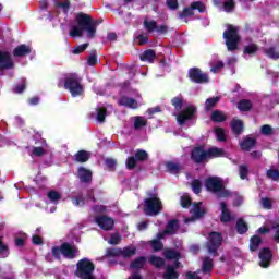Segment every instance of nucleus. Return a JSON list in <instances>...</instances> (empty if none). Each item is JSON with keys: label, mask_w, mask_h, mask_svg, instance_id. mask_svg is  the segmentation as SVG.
Segmentation results:
<instances>
[{"label": "nucleus", "mask_w": 279, "mask_h": 279, "mask_svg": "<svg viewBox=\"0 0 279 279\" xmlns=\"http://www.w3.org/2000/svg\"><path fill=\"white\" fill-rule=\"evenodd\" d=\"M77 25L70 27V36L72 38H82L84 32L87 33V38H95L97 32V22L93 21L88 14L80 13L75 19Z\"/></svg>", "instance_id": "f257e3e1"}, {"label": "nucleus", "mask_w": 279, "mask_h": 279, "mask_svg": "<svg viewBox=\"0 0 279 279\" xmlns=\"http://www.w3.org/2000/svg\"><path fill=\"white\" fill-rule=\"evenodd\" d=\"M82 78L77 74H68L64 80V88L69 90L72 97H80L84 95V86H82Z\"/></svg>", "instance_id": "f03ea898"}, {"label": "nucleus", "mask_w": 279, "mask_h": 279, "mask_svg": "<svg viewBox=\"0 0 279 279\" xmlns=\"http://www.w3.org/2000/svg\"><path fill=\"white\" fill-rule=\"evenodd\" d=\"M207 191L215 193L218 197H230V193L223 187V181L217 177H210L205 181Z\"/></svg>", "instance_id": "7ed1b4c3"}, {"label": "nucleus", "mask_w": 279, "mask_h": 279, "mask_svg": "<svg viewBox=\"0 0 279 279\" xmlns=\"http://www.w3.org/2000/svg\"><path fill=\"white\" fill-rule=\"evenodd\" d=\"M163 256L168 260H175L172 266H167L166 274L163 275V278L165 279H177L178 274L175 272V269H178L180 267V262H178L180 258V253H178L173 250H166L163 253Z\"/></svg>", "instance_id": "20e7f679"}, {"label": "nucleus", "mask_w": 279, "mask_h": 279, "mask_svg": "<svg viewBox=\"0 0 279 279\" xmlns=\"http://www.w3.org/2000/svg\"><path fill=\"white\" fill-rule=\"evenodd\" d=\"M223 38L226 40L228 51H236L239 41L241 40V37H239V28L234 26H228L223 33Z\"/></svg>", "instance_id": "39448f33"}, {"label": "nucleus", "mask_w": 279, "mask_h": 279, "mask_svg": "<svg viewBox=\"0 0 279 279\" xmlns=\"http://www.w3.org/2000/svg\"><path fill=\"white\" fill-rule=\"evenodd\" d=\"M95 265L88 258H83L77 263L76 276L81 279H95L93 276Z\"/></svg>", "instance_id": "423d86ee"}, {"label": "nucleus", "mask_w": 279, "mask_h": 279, "mask_svg": "<svg viewBox=\"0 0 279 279\" xmlns=\"http://www.w3.org/2000/svg\"><path fill=\"white\" fill-rule=\"evenodd\" d=\"M136 254V246H126L124 248H109L105 258H132Z\"/></svg>", "instance_id": "0eeeda50"}, {"label": "nucleus", "mask_w": 279, "mask_h": 279, "mask_svg": "<svg viewBox=\"0 0 279 279\" xmlns=\"http://www.w3.org/2000/svg\"><path fill=\"white\" fill-rule=\"evenodd\" d=\"M160 210H162V202H160L157 195L144 201V213H146V215L155 217V215L160 214Z\"/></svg>", "instance_id": "6e6552de"}, {"label": "nucleus", "mask_w": 279, "mask_h": 279, "mask_svg": "<svg viewBox=\"0 0 279 279\" xmlns=\"http://www.w3.org/2000/svg\"><path fill=\"white\" fill-rule=\"evenodd\" d=\"M60 254L64 256V258H75L80 254L77 247L75 245H71L69 243H64L61 247H53L52 248V256L54 258H60Z\"/></svg>", "instance_id": "1a4fd4ad"}, {"label": "nucleus", "mask_w": 279, "mask_h": 279, "mask_svg": "<svg viewBox=\"0 0 279 279\" xmlns=\"http://www.w3.org/2000/svg\"><path fill=\"white\" fill-rule=\"evenodd\" d=\"M195 106L193 105L185 106L182 112L177 114L179 125H184L187 121H191L195 117Z\"/></svg>", "instance_id": "9d476101"}, {"label": "nucleus", "mask_w": 279, "mask_h": 279, "mask_svg": "<svg viewBox=\"0 0 279 279\" xmlns=\"http://www.w3.org/2000/svg\"><path fill=\"white\" fill-rule=\"evenodd\" d=\"M221 241H223V238H221L220 233L211 232L209 234V241L207 243V250L209 254H217V250H219Z\"/></svg>", "instance_id": "9b49d317"}, {"label": "nucleus", "mask_w": 279, "mask_h": 279, "mask_svg": "<svg viewBox=\"0 0 279 279\" xmlns=\"http://www.w3.org/2000/svg\"><path fill=\"white\" fill-rule=\"evenodd\" d=\"M192 217L185 218L184 223H191V221H195V219H199L206 215V208L202 203H194L191 210H190Z\"/></svg>", "instance_id": "f8f14e48"}, {"label": "nucleus", "mask_w": 279, "mask_h": 279, "mask_svg": "<svg viewBox=\"0 0 279 279\" xmlns=\"http://www.w3.org/2000/svg\"><path fill=\"white\" fill-rule=\"evenodd\" d=\"M190 80L196 84H204L208 82V74L202 73L199 69L193 68L189 72Z\"/></svg>", "instance_id": "ddd939ff"}, {"label": "nucleus", "mask_w": 279, "mask_h": 279, "mask_svg": "<svg viewBox=\"0 0 279 279\" xmlns=\"http://www.w3.org/2000/svg\"><path fill=\"white\" fill-rule=\"evenodd\" d=\"M206 12V7L201 1L193 2L191 8H185L182 13L179 14L180 19H186V16H193V11Z\"/></svg>", "instance_id": "4468645a"}, {"label": "nucleus", "mask_w": 279, "mask_h": 279, "mask_svg": "<svg viewBox=\"0 0 279 279\" xmlns=\"http://www.w3.org/2000/svg\"><path fill=\"white\" fill-rule=\"evenodd\" d=\"M144 27L147 32H157L158 34H165L167 32V26H158L156 21L149 19L144 20Z\"/></svg>", "instance_id": "2eb2a0df"}, {"label": "nucleus", "mask_w": 279, "mask_h": 279, "mask_svg": "<svg viewBox=\"0 0 279 279\" xmlns=\"http://www.w3.org/2000/svg\"><path fill=\"white\" fill-rule=\"evenodd\" d=\"M14 66V62L12 61V57L10 52H5L0 50V69L3 71L4 69H12Z\"/></svg>", "instance_id": "dca6fc26"}, {"label": "nucleus", "mask_w": 279, "mask_h": 279, "mask_svg": "<svg viewBox=\"0 0 279 279\" xmlns=\"http://www.w3.org/2000/svg\"><path fill=\"white\" fill-rule=\"evenodd\" d=\"M192 160L196 162H204L208 160V151L203 147H196L192 150Z\"/></svg>", "instance_id": "f3484780"}, {"label": "nucleus", "mask_w": 279, "mask_h": 279, "mask_svg": "<svg viewBox=\"0 0 279 279\" xmlns=\"http://www.w3.org/2000/svg\"><path fill=\"white\" fill-rule=\"evenodd\" d=\"M101 230H110L114 227V220L108 216H100L95 219Z\"/></svg>", "instance_id": "a211bd4d"}, {"label": "nucleus", "mask_w": 279, "mask_h": 279, "mask_svg": "<svg viewBox=\"0 0 279 279\" xmlns=\"http://www.w3.org/2000/svg\"><path fill=\"white\" fill-rule=\"evenodd\" d=\"M271 251L269 248H264L259 252V266L263 268H267L269 267L270 263H271Z\"/></svg>", "instance_id": "6ab92c4d"}, {"label": "nucleus", "mask_w": 279, "mask_h": 279, "mask_svg": "<svg viewBox=\"0 0 279 279\" xmlns=\"http://www.w3.org/2000/svg\"><path fill=\"white\" fill-rule=\"evenodd\" d=\"M108 114V108L104 105H98L95 113H92V117L98 121V123H104L106 121V117Z\"/></svg>", "instance_id": "aec40b11"}, {"label": "nucleus", "mask_w": 279, "mask_h": 279, "mask_svg": "<svg viewBox=\"0 0 279 279\" xmlns=\"http://www.w3.org/2000/svg\"><path fill=\"white\" fill-rule=\"evenodd\" d=\"M220 209H221L220 221H222V223L234 221L235 216L230 214V209H228V205H226V203H220Z\"/></svg>", "instance_id": "412c9836"}, {"label": "nucleus", "mask_w": 279, "mask_h": 279, "mask_svg": "<svg viewBox=\"0 0 279 279\" xmlns=\"http://www.w3.org/2000/svg\"><path fill=\"white\" fill-rule=\"evenodd\" d=\"M118 104L119 106H125L126 108H132V109L138 108V101L128 96L121 97Z\"/></svg>", "instance_id": "4be33fe9"}, {"label": "nucleus", "mask_w": 279, "mask_h": 279, "mask_svg": "<svg viewBox=\"0 0 279 279\" xmlns=\"http://www.w3.org/2000/svg\"><path fill=\"white\" fill-rule=\"evenodd\" d=\"M260 234H265V232H269L275 241H279V225H274L270 229L262 227L258 229Z\"/></svg>", "instance_id": "5701e85b"}, {"label": "nucleus", "mask_w": 279, "mask_h": 279, "mask_svg": "<svg viewBox=\"0 0 279 279\" xmlns=\"http://www.w3.org/2000/svg\"><path fill=\"white\" fill-rule=\"evenodd\" d=\"M78 178L81 182H90L93 179V172L86 168L81 167L78 168Z\"/></svg>", "instance_id": "b1692460"}, {"label": "nucleus", "mask_w": 279, "mask_h": 279, "mask_svg": "<svg viewBox=\"0 0 279 279\" xmlns=\"http://www.w3.org/2000/svg\"><path fill=\"white\" fill-rule=\"evenodd\" d=\"M223 156H226V153L222 148L211 147L207 150V160L210 158H221Z\"/></svg>", "instance_id": "393cba45"}, {"label": "nucleus", "mask_w": 279, "mask_h": 279, "mask_svg": "<svg viewBox=\"0 0 279 279\" xmlns=\"http://www.w3.org/2000/svg\"><path fill=\"white\" fill-rule=\"evenodd\" d=\"M31 51H32V49L29 48V46L21 45L14 49L13 56L15 58H19L22 56H27V53H31Z\"/></svg>", "instance_id": "a878e982"}, {"label": "nucleus", "mask_w": 279, "mask_h": 279, "mask_svg": "<svg viewBox=\"0 0 279 279\" xmlns=\"http://www.w3.org/2000/svg\"><path fill=\"white\" fill-rule=\"evenodd\" d=\"M254 145H256V141L252 137H246V138H244L243 142L240 143V147L244 151H250V149H252V147H254Z\"/></svg>", "instance_id": "bb28decb"}, {"label": "nucleus", "mask_w": 279, "mask_h": 279, "mask_svg": "<svg viewBox=\"0 0 279 279\" xmlns=\"http://www.w3.org/2000/svg\"><path fill=\"white\" fill-rule=\"evenodd\" d=\"M142 62H154L156 52L154 50H146L141 54Z\"/></svg>", "instance_id": "cd10ccee"}, {"label": "nucleus", "mask_w": 279, "mask_h": 279, "mask_svg": "<svg viewBox=\"0 0 279 279\" xmlns=\"http://www.w3.org/2000/svg\"><path fill=\"white\" fill-rule=\"evenodd\" d=\"M178 230V220H171L168 222L167 229L163 232H160L161 234H175Z\"/></svg>", "instance_id": "c85d7f7f"}, {"label": "nucleus", "mask_w": 279, "mask_h": 279, "mask_svg": "<svg viewBox=\"0 0 279 279\" xmlns=\"http://www.w3.org/2000/svg\"><path fill=\"white\" fill-rule=\"evenodd\" d=\"M161 239H165V233H158L157 240H153L150 242V245L155 252L162 250V242H160Z\"/></svg>", "instance_id": "c756f323"}, {"label": "nucleus", "mask_w": 279, "mask_h": 279, "mask_svg": "<svg viewBox=\"0 0 279 279\" xmlns=\"http://www.w3.org/2000/svg\"><path fill=\"white\" fill-rule=\"evenodd\" d=\"M213 259H210V257H205L203 259V266H202V271L203 274H210V271H213Z\"/></svg>", "instance_id": "7c9ffc66"}, {"label": "nucleus", "mask_w": 279, "mask_h": 279, "mask_svg": "<svg viewBox=\"0 0 279 279\" xmlns=\"http://www.w3.org/2000/svg\"><path fill=\"white\" fill-rule=\"evenodd\" d=\"M231 130L234 132V134H241L243 132V121L233 119L231 122Z\"/></svg>", "instance_id": "2f4dec72"}, {"label": "nucleus", "mask_w": 279, "mask_h": 279, "mask_svg": "<svg viewBox=\"0 0 279 279\" xmlns=\"http://www.w3.org/2000/svg\"><path fill=\"white\" fill-rule=\"evenodd\" d=\"M132 121L134 123L135 130H141V128H145V125H147V120L141 116L133 117Z\"/></svg>", "instance_id": "473e14b6"}, {"label": "nucleus", "mask_w": 279, "mask_h": 279, "mask_svg": "<svg viewBox=\"0 0 279 279\" xmlns=\"http://www.w3.org/2000/svg\"><path fill=\"white\" fill-rule=\"evenodd\" d=\"M145 263H147L146 257H138L131 263L130 267L131 269H143V267H145Z\"/></svg>", "instance_id": "72a5a7b5"}, {"label": "nucleus", "mask_w": 279, "mask_h": 279, "mask_svg": "<svg viewBox=\"0 0 279 279\" xmlns=\"http://www.w3.org/2000/svg\"><path fill=\"white\" fill-rule=\"evenodd\" d=\"M210 119H211V121H215V123H221V122L226 121V116L223 112L216 110V111L211 112Z\"/></svg>", "instance_id": "f704fd0d"}, {"label": "nucleus", "mask_w": 279, "mask_h": 279, "mask_svg": "<svg viewBox=\"0 0 279 279\" xmlns=\"http://www.w3.org/2000/svg\"><path fill=\"white\" fill-rule=\"evenodd\" d=\"M88 158H90V154H88L86 150H80L75 155L76 162H87Z\"/></svg>", "instance_id": "c9c22d12"}, {"label": "nucleus", "mask_w": 279, "mask_h": 279, "mask_svg": "<svg viewBox=\"0 0 279 279\" xmlns=\"http://www.w3.org/2000/svg\"><path fill=\"white\" fill-rule=\"evenodd\" d=\"M8 256H10V248L0 238V258H8Z\"/></svg>", "instance_id": "e433bc0d"}, {"label": "nucleus", "mask_w": 279, "mask_h": 279, "mask_svg": "<svg viewBox=\"0 0 279 279\" xmlns=\"http://www.w3.org/2000/svg\"><path fill=\"white\" fill-rule=\"evenodd\" d=\"M258 51V46L250 44L244 47V56H254Z\"/></svg>", "instance_id": "4c0bfd02"}, {"label": "nucleus", "mask_w": 279, "mask_h": 279, "mask_svg": "<svg viewBox=\"0 0 279 279\" xmlns=\"http://www.w3.org/2000/svg\"><path fill=\"white\" fill-rule=\"evenodd\" d=\"M219 104V97L209 98L205 102V110H213Z\"/></svg>", "instance_id": "58836bf2"}, {"label": "nucleus", "mask_w": 279, "mask_h": 279, "mask_svg": "<svg viewBox=\"0 0 279 279\" xmlns=\"http://www.w3.org/2000/svg\"><path fill=\"white\" fill-rule=\"evenodd\" d=\"M239 110L242 112H247V110L252 109V101L250 100H241L238 105Z\"/></svg>", "instance_id": "ea45409f"}, {"label": "nucleus", "mask_w": 279, "mask_h": 279, "mask_svg": "<svg viewBox=\"0 0 279 279\" xmlns=\"http://www.w3.org/2000/svg\"><path fill=\"white\" fill-rule=\"evenodd\" d=\"M47 197L53 204H58V202H60L61 195H60V192L50 191V192H48Z\"/></svg>", "instance_id": "a19ab883"}, {"label": "nucleus", "mask_w": 279, "mask_h": 279, "mask_svg": "<svg viewBox=\"0 0 279 279\" xmlns=\"http://www.w3.org/2000/svg\"><path fill=\"white\" fill-rule=\"evenodd\" d=\"M258 245H260V239L258 235H254L251 238V243H250V250L251 252H256L258 250Z\"/></svg>", "instance_id": "79ce46f5"}, {"label": "nucleus", "mask_w": 279, "mask_h": 279, "mask_svg": "<svg viewBox=\"0 0 279 279\" xmlns=\"http://www.w3.org/2000/svg\"><path fill=\"white\" fill-rule=\"evenodd\" d=\"M167 169L170 173H179L180 169H182V166H180L179 163L170 161V162L167 163Z\"/></svg>", "instance_id": "37998d69"}, {"label": "nucleus", "mask_w": 279, "mask_h": 279, "mask_svg": "<svg viewBox=\"0 0 279 279\" xmlns=\"http://www.w3.org/2000/svg\"><path fill=\"white\" fill-rule=\"evenodd\" d=\"M184 99L182 96H177L172 98L171 104L175 108V110H182V105H183Z\"/></svg>", "instance_id": "c03bdc74"}, {"label": "nucleus", "mask_w": 279, "mask_h": 279, "mask_svg": "<svg viewBox=\"0 0 279 279\" xmlns=\"http://www.w3.org/2000/svg\"><path fill=\"white\" fill-rule=\"evenodd\" d=\"M236 230L239 234H245V232H247V223H245L243 219L238 220Z\"/></svg>", "instance_id": "a18cd8bd"}, {"label": "nucleus", "mask_w": 279, "mask_h": 279, "mask_svg": "<svg viewBox=\"0 0 279 279\" xmlns=\"http://www.w3.org/2000/svg\"><path fill=\"white\" fill-rule=\"evenodd\" d=\"M150 265H154V267H162L165 265V259L161 257L151 256L149 258Z\"/></svg>", "instance_id": "49530a36"}, {"label": "nucleus", "mask_w": 279, "mask_h": 279, "mask_svg": "<svg viewBox=\"0 0 279 279\" xmlns=\"http://www.w3.org/2000/svg\"><path fill=\"white\" fill-rule=\"evenodd\" d=\"M234 0H226L222 7L223 12H234Z\"/></svg>", "instance_id": "de8ad7c7"}, {"label": "nucleus", "mask_w": 279, "mask_h": 279, "mask_svg": "<svg viewBox=\"0 0 279 279\" xmlns=\"http://www.w3.org/2000/svg\"><path fill=\"white\" fill-rule=\"evenodd\" d=\"M266 56H268V58H272V60H278L279 58V50L278 48H269L266 50Z\"/></svg>", "instance_id": "09e8293b"}, {"label": "nucleus", "mask_w": 279, "mask_h": 279, "mask_svg": "<svg viewBox=\"0 0 279 279\" xmlns=\"http://www.w3.org/2000/svg\"><path fill=\"white\" fill-rule=\"evenodd\" d=\"M181 206L183 208H189L191 206V196H189V194H183L181 196Z\"/></svg>", "instance_id": "8fccbe9b"}, {"label": "nucleus", "mask_w": 279, "mask_h": 279, "mask_svg": "<svg viewBox=\"0 0 279 279\" xmlns=\"http://www.w3.org/2000/svg\"><path fill=\"white\" fill-rule=\"evenodd\" d=\"M260 132L264 136H271V134H274V128L269 124H265L262 126Z\"/></svg>", "instance_id": "3c124183"}, {"label": "nucleus", "mask_w": 279, "mask_h": 279, "mask_svg": "<svg viewBox=\"0 0 279 279\" xmlns=\"http://www.w3.org/2000/svg\"><path fill=\"white\" fill-rule=\"evenodd\" d=\"M217 141H226V131L222 128L215 129Z\"/></svg>", "instance_id": "603ef678"}, {"label": "nucleus", "mask_w": 279, "mask_h": 279, "mask_svg": "<svg viewBox=\"0 0 279 279\" xmlns=\"http://www.w3.org/2000/svg\"><path fill=\"white\" fill-rule=\"evenodd\" d=\"M192 191L197 195L202 191V182L199 180H194L192 182Z\"/></svg>", "instance_id": "864d4df0"}, {"label": "nucleus", "mask_w": 279, "mask_h": 279, "mask_svg": "<svg viewBox=\"0 0 279 279\" xmlns=\"http://www.w3.org/2000/svg\"><path fill=\"white\" fill-rule=\"evenodd\" d=\"M135 159L138 161L147 160V151L145 150H137L135 154Z\"/></svg>", "instance_id": "5fc2aeb1"}, {"label": "nucleus", "mask_w": 279, "mask_h": 279, "mask_svg": "<svg viewBox=\"0 0 279 279\" xmlns=\"http://www.w3.org/2000/svg\"><path fill=\"white\" fill-rule=\"evenodd\" d=\"M267 177L270 180H279V171L275 169H270L267 171Z\"/></svg>", "instance_id": "6e6d98bb"}, {"label": "nucleus", "mask_w": 279, "mask_h": 279, "mask_svg": "<svg viewBox=\"0 0 279 279\" xmlns=\"http://www.w3.org/2000/svg\"><path fill=\"white\" fill-rule=\"evenodd\" d=\"M120 241H121V236H119V234H113V235H111V238L109 239L108 243H109L110 245H119Z\"/></svg>", "instance_id": "4d7b16f0"}, {"label": "nucleus", "mask_w": 279, "mask_h": 279, "mask_svg": "<svg viewBox=\"0 0 279 279\" xmlns=\"http://www.w3.org/2000/svg\"><path fill=\"white\" fill-rule=\"evenodd\" d=\"M148 40H149V37H147V35H140L136 38L137 45H147Z\"/></svg>", "instance_id": "13d9d810"}, {"label": "nucleus", "mask_w": 279, "mask_h": 279, "mask_svg": "<svg viewBox=\"0 0 279 279\" xmlns=\"http://www.w3.org/2000/svg\"><path fill=\"white\" fill-rule=\"evenodd\" d=\"M87 48H88V44L80 45L73 49L72 53H75V54L82 53V51H86Z\"/></svg>", "instance_id": "bf43d9fd"}, {"label": "nucleus", "mask_w": 279, "mask_h": 279, "mask_svg": "<svg viewBox=\"0 0 279 279\" xmlns=\"http://www.w3.org/2000/svg\"><path fill=\"white\" fill-rule=\"evenodd\" d=\"M247 166H240V178L241 180H245L247 178Z\"/></svg>", "instance_id": "052dcab7"}, {"label": "nucleus", "mask_w": 279, "mask_h": 279, "mask_svg": "<svg viewBox=\"0 0 279 279\" xmlns=\"http://www.w3.org/2000/svg\"><path fill=\"white\" fill-rule=\"evenodd\" d=\"M74 206H84L86 204V201H84V197L78 196L76 198L72 199Z\"/></svg>", "instance_id": "680f3d73"}, {"label": "nucleus", "mask_w": 279, "mask_h": 279, "mask_svg": "<svg viewBox=\"0 0 279 279\" xmlns=\"http://www.w3.org/2000/svg\"><path fill=\"white\" fill-rule=\"evenodd\" d=\"M126 167L129 169H134V167H136V159L134 157H129L126 159Z\"/></svg>", "instance_id": "e2e57ef3"}, {"label": "nucleus", "mask_w": 279, "mask_h": 279, "mask_svg": "<svg viewBox=\"0 0 279 279\" xmlns=\"http://www.w3.org/2000/svg\"><path fill=\"white\" fill-rule=\"evenodd\" d=\"M219 69H223V61H218L215 65H211V73H218Z\"/></svg>", "instance_id": "0e129e2a"}, {"label": "nucleus", "mask_w": 279, "mask_h": 279, "mask_svg": "<svg viewBox=\"0 0 279 279\" xmlns=\"http://www.w3.org/2000/svg\"><path fill=\"white\" fill-rule=\"evenodd\" d=\"M199 274H202V270H198L197 272L190 271L186 274V279H202Z\"/></svg>", "instance_id": "69168bd1"}, {"label": "nucleus", "mask_w": 279, "mask_h": 279, "mask_svg": "<svg viewBox=\"0 0 279 279\" xmlns=\"http://www.w3.org/2000/svg\"><path fill=\"white\" fill-rule=\"evenodd\" d=\"M260 204L263 206V208H266L269 210V208H271V199L269 198H262Z\"/></svg>", "instance_id": "338daca9"}, {"label": "nucleus", "mask_w": 279, "mask_h": 279, "mask_svg": "<svg viewBox=\"0 0 279 279\" xmlns=\"http://www.w3.org/2000/svg\"><path fill=\"white\" fill-rule=\"evenodd\" d=\"M44 154H45V148H43V147H35L33 149L34 156H43Z\"/></svg>", "instance_id": "774afa93"}]
</instances>
